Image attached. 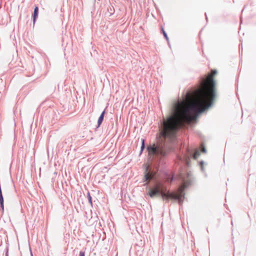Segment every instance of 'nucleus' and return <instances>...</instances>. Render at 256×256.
<instances>
[{
    "mask_svg": "<svg viewBox=\"0 0 256 256\" xmlns=\"http://www.w3.org/2000/svg\"><path fill=\"white\" fill-rule=\"evenodd\" d=\"M38 6H36L34 9V14L32 15L34 24L36 19L38 16Z\"/></svg>",
    "mask_w": 256,
    "mask_h": 256,
    "instance_id": "obj_4",
    "label": "nucleus"
},
{
    "mask_svg": "<svg viewBox=\"0 0 256 256\" xmlns=\"http://www.w3.org/2000/svg\"><path fill=\"white\" fill-rule=\"evenodd\" d=\"M0 208L3 212L4 210V198L2 194V191H0Z\"/></svg>",
    "mask_w": 256,
    "mask_h": 256,
    "instance_id": "obj_7",
    "label": "nucleus"
},
{
    "mask_svg": "<svg viewBox=\"0 0 256 256\" xmlns=\"http://www.w3.org/2000/svg\"><path fill=\"white\" fill-rule=\"evenodd\" d=\"M202 152H206V148H202Z\"/></svg>",
    "mask_w": 256,
    "mask_h": 256,
    "instance_id": "obj_14",
    "label": "nucleus"
},
{
    "mask_svg": "<svg viewBox=\"0 0 256 256\" xmlns=\"http://www.w3.org/2000/svg\"><path fill=\"white\" fill-rule=\"evenodd\" d=\"M88 202H90V203L91 204H92V197H91V196L90 195V192L88 193Z\"/></svg>",
    "mask_w": 256,
    "mask_h": 256,
    "instance_id": "obj_9",
    "label": "nucleus"
},
{
    "mask_svg": "<svg viewBox=\"0 0 256 256\" xmlns=\"http://www.w3.org/2000/svg\"><path fill=\"white\" fill-rule=\"evenodd\" d=\"M80 256H85V254L84 252L80 251Z\"/></svg>",
    "mask_w": 256,
    "mask_h": 256,
    "instance_id": "obj_13",
    "label": "nucleus"
},
{
    "mask_svg": "<svg viewBox=\"0 0 256 256\" xmlns=\"http://www.w3.org/2000/svg\"><path fill=\"white\" fill-rule=\"evenodd\" d=\"M154 178V175L150 172H146L144 175L145 180L148 181Z\"/></svg>",
    "mask_w": 256,
    "mask_h": 256,
    "instance_id": "obj_5",
    "label": "nucleus"
},
{
    "mask_svg": "<svg viewBox=\"0 0 256 256\" xmlns=\"http://www.w3.org/2000/svg\"><path fill=\"white\" fill-rule=\"evenodd\" d=\"M212 74L213 76L216 74H217V71L216 70H212Z\"/></svg>",
    "mask_w": 256,
    "mask_h": 256,
    "instance_id": "obj_12",
    "label": "nucleus"
},
{
    "mask_svg": "<svg viewBox=\"0 0 256 256\" xmlns=\"http://www.w3.org/2000/svg\"><path fill=\"white\" fill-rule=\"evenodd\" d=\"M144 142V140H142V146H141V151H142L145 148Z\"/></svg>",
    "mask_w": 256,
    "mask_h": 256,
    "instance_id": "obj_10",
    "label": "nucleus"
},
{
    "mask_svg": "<svg viewBox=\"0 0 256 256\" xmlns=\"http://www.w3.org/2000/svg\"><path fill=\"white\" fill-rule=\"evenodd\" d=\"M188 151L187 154H184L183 156H178L177 162L178 164H183L188 166H189L190 158H193L194 159L196 160L200 155V153L198 150H196L194 154L189 150H188Z\"/></svg>",
    "mask_w": 256,
    "mask_h": 256,
    "instance_id": "obj_3",
    "label": "nucleus"
},
{
    "mask_svg": "<svg viewBox=\"0 0 256 256\" xmlns=\"http://www.w3.org/2000/svg\"><path fill=\"white\" fill-rule=\"evenodd\" d=\"M181 185L177 192H167L166 188L160 182H156L155 185L148 189V194L152 198L160 196L162 200H178L180 204H182L184 198V191L185 188L191 184L192 176L190 172H181L178 175Z\"/></svg>",
    "mask_w": 256,
    "mask_h": 256,
    "instance_id": "obj_2",
    "label": "nucleus"
},
{
    "mask_svg": "<svg viewBox=\"0 0 256 256\" xmlns=\"http://www.w3.org/2000/svg\"><path fill=\"white\" fill-rule=\"evenodd\" d=\"M216 96V82L209 74L202 78L198 88L186 94L185 100L174 103L170 116L161 122V142L147 148L149 160L158 162L166 156L171 150L170 143L175 140L177 131L185 124L194 122L200 114L211 106Z\"/></svg>",
    "mask_w": 256,
    "mask_h": 256,
    "instance_id": "obj_1",
    "label": "nucleus"
},
{
    "mask_svg": "<svg viewBox=\"0 0 256 256\" xmlns=\"http://www.w3.org/2000/svg\"><path fill=\"white\" fill-rule=\"evenodd\" d=\"M162 33H163L164 36L166 38V40H168V38L167 34H166V32H164V30L163 29H162Z\"/></svg>",
    "mask_w": 256,
    "mask_h": 256,
    "instance_id": "obj_11",
    "label": "nucleus"
},
{
    "mask_svg": "<svg viewBox=\"0 0 256 256\" xmlns=\"http://www.w3.org/2000/svg\"><path fill=\"white\" fill-rule=\"evenodd\" d=\"M202 164H203V162H201V164H202V166H201V168H202V169H203V167H202Z\"/></svg>",
    "mask_w": 256,
    "mask_h": 256,
    "instance_id": "obj_15",
    "label": "nucleus"
},
{
    "mask_svg": "<svg viewBox=\"0 0 256 256\" xmlns=\"http://www.w3.org/2000/svg\"><path fill=\"white\" fill-rule=\"evenodd\" d=\"M174 180V176H168L166 178V182H171Z\"/></svg>",
    "mask_w": 256,
    "mask_h": 256,
    "instance_id": "obj_8",
    "label": "nucleus"
},
{
    "mask_svg": "<svg viewBox=\"0 0 256 256\" xmlns=\"http://www.w3.org/2000/svg\"><path fill=\"white\" fill-rule=\"evenodd\" d=\"M104 114H105V110H104L101 114L100 115L98 119V126L97 128H98L100 124H102L103 120H104Z\"/></svg>",
    "mask_w": 256,
    "mask_h": 256,
    "instance_id": "obj_6",
    "label": "nucleus"
}]
</instances>
